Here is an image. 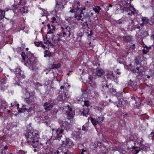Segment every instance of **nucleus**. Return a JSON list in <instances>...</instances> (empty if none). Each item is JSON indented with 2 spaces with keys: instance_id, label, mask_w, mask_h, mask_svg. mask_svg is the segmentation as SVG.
Returning <instances> with one entry per match:
<instances>
[{
  "instance_id": "20e7f679",
  "label": "nucleus",
  "mask_w": 154,
  "mask_h": 154,
  "mask_svg": "<svg viewBox=\"0 0 154 154\" xmlns=\"http://www.w3.org/2000/svg\"><path fill=\"white\" fill-rule=\"evenodd\" d=\"M21 56L23 60H25L26 57L27 59L28 62L31 64L32 66L35 63V57H34L33 54H31L29 52H28L26 54V55L25 54L22 52L21 54Z\"/></svg>"
},
{
  "instance_id": "4d7b16f0",
  "label": "nucleus",
  "mask_w": 154,
  "mask_h": 154,
  "mask_svg": "<svg viewBox=\"0 0 154 154\" xmlns=\"http://www.w3.org/2000/svg\"><path fill=\"white\" fill-rule=\"evenodd\" d=\"M40 46H41L42 48H45L46 47L43 44V43H42V44H41Z\"/></svg>"
},
{
  "instance_id": "f03ea898",
  "label": "nucleus",
  "mask_w": 154,
  "mask_h": 154,
  "mask_svg": "<svg viewBox=\"0 0 154 154\" xmlns=\"http://www.w3.org/2000/svg\"><path fill=\"white\" fill-rule=\"evenodd\" d=\"M60 127L57 129L55 133H53L54 137L55 139H60L62 137V135L64 131V129L66 128H69L70 127V125L68 122L65 119H63L60 122Z\"/></svg>"
},
{
  "instance_id": "09e8293b",
  "label": "nucleus",
  "mask_w": 154,
  "mask_h": 154,
  "mask_svg": "<svg viewBox=\"0 0 154 154\" xmlns=\"http://www.w3.org/2000/svg\"><path fill=\"white\" fill-rule=\"evenodd\" d=\"M84 105L87 106H89V102L87 101H84Z\"/></svg>"
},
{
  "instance_id": "473e14b6",
  "label": "nucleus",
  "mask_w": 154,
  "mask_h": 154,
  "mask_svg": "<svg viewBox=\"0 0 154 154\" xmlns=\"http://www.w3.org/2000/svg\"><path fill=\"white\" fill-rule=\"evenodd\" d=\"M79 3L80 2L79 1H78L77 2L75 3V5L74 6H75V7H76L75 8L77 10H79V7L80 6Z\"/></svg>"
},
{
  "instance_id": "2f4dec72",
  "label": "nucleus",
  "mask_w": 154,
  "mask_h": 154,
  "mask_svg": "<svg viewBox=\"0 0 154 154\" xmlns=\"http://www.w3.org/2000/svg\"><path fill=\"white\" fill-rule=\"evenodd\" d=\"M91 120L93 124L95 126L97 125L98 122L95 120V119H93L92 118H91Z\"/></svg>"
},
{
  "instance_id": "0eeeda50",
  "label": "nucleus",
  "mask_w": 154,
  "mask_h": 154,
  "mask_svg": "<svg viewBox=\"0 0 154 154\" xmlns=\"http://www.w3.org/2000/svg\"><path fill=\"white\" fill-rule=\"evenodd\" d=\"M104 73V71L101 68H97L94 70L93 75L95 76H100Z\"/></svg>"
},
{
  "instance_id": "a19ab883",
  "label": "nucleus",
  "mask_w": 154,
  "mask_h": 154,
  "mask_svg": "<svg viewBox=\"0 0 154 154\" xmlns=\"http://www.w3.org/2000/svg\"><path fill=\"white\" fill-rule=\"evenodd\" d=\"M87 128V125L85 124L82 126V131L86 132L88 130Z\"/></svg>"
},
{
  "instance_id": "c9c22d12",
  "label": "nucleus",
  "mask_w": 154,
  "mask_h": 154,
  "mask_svg": "<svg viewBox=\"0 0 154 154\" xmlns=\"http://www.w3.org/2000/svg\"><path fill=\"white\" fill-rule=\"evenodd\" d=\"M133 136H131L130 137H129V139H127L126 140V141L127 142H128V141H131V142H132L133 143H134V141H133V140H134L135 139H133Z\"/></svg>"
},
{
  "instance_id": "7c9ffc66",
  "label": "nucleus",
  "mask_w": 154,
  "mask_h": 154,
  "mask_svg": "<svg viewBox=\"0 0 154 154\" xmlns=\"http://www.w3.org/2000/svg\"><path fill=\"white\" fill-rule=\"evenodd\" d=\"M17 128V125H14L12 127V130L14 132V133H17L19 132V130L17 129H16V131H15V129L16 128Z\"/></svg>"
},
{
  "instance_id": "49530a36",
  "label": "nucleus",
  "mask_w": 154,
  "mask_h": 154,
  "mask_svg": "<svg viewBox=\"0 0 154 154\" xmlns=\"http://www.w3.org/2000/svg\"><path fill=\"white\" fill-rule=\"evenodd\" d=\"M86 9V8L85 7H83L82 8H79V10L78 11L79 12H83V11L85 10Z\"/></svg>"
},
{
  "instance_id": "c756f323",
  "label": "nucleus",
  "mask_w": 154,
  "mask_h": 154,
  "mask_svg": "<svg viewBox=\"0 0 154 154\" xmlns=\"http://www.w3.org/2000/svg\"><path fill=\"white\" fill-rule=\"evenodd\" d=\"M109 91L112 95H115L117 94V93L116 90L113 88H110L109 90Z\"/></svg>"
},
{
  "instance_id": "c03bdc74",
  "label": "nucleus",
  "mask_w": 154,
  "mask_h": 154,
  "mask_svg": "<svg viewBox=\"0 0 154 154\" xmlns=\"http://www.w3.org/2000/svg\"><path fill=\"white\" fill-rule=\"evenodd\" d=\"M17 154H25V152L22 150H18L17 152Z\"/></svg>"
},
{
  "instance_id": "f704fd0d",
  "label": "nucleus",
  "mask_w": 154,
  "mask_h": 154,
  "mask_svg": "<svg viewBox=\"0 0 154 154\" xmlns=\"http://www.w3.org/2000/svg\"><path fill=\"white\" fill-rule=\"evenodd\" d=\"M88 110L87 109L86 110L83 109L82 112V114L83 116H86L88 114Z\"/></svg>"
},
{
  "instance_id": "3c124183",
  "label": "nucleus",
  "mask_w": 154,
  "mask_h": 154,
  "mask_svg": "<svg viewBox=\"0 0 154 154\" xmlns=\"http://www.w3.org/2000/svg\"><path fill=\"white\" fill-rule=\"evenodd\" d=\"M122 102L120 101H119V103L116 106L118 107H120L122 106Z\"/></svg>"
},
{
  "instance_id": "bb28decb",
  "label": "nucleus",
  "mask_w": 154,
  "mask_h": 154,
  "mask_svg": "<svg viewBox=\"0 0 154 154\" xmlns=\"http://www.w3.org/2000/svg\"><path fill=\"white\" fill-rule=\"evenodd\" d=\"M136 69L138 70L137 72L140 75H142L144 74V71L143 70H141L139 67H137Z\"/></svg>"
},
{
  "instance_id": "b1692460",
  "label": "nucleus",
  "mask_w": 154,
  "mask_h": 154,
  "mask_svg": "<svg viewBox=\"0 0 154 154\" xmlns=\"http://www.w3.org/2000/svg\"><path fill=\"white\" fill-rule=\"evenodd\" d=\"M61 28L62 29V31L63 33V32H67L68 30H70V29H71L70 27L69 26H67L65 28L62 27H61Z\"/></svg>"
},
{
  "instance_id": "5701e85b",
  "label": "nucleus",
  "mask_w": 154,
  "mask_h": 154,
  "mask_svg": "<svg viewBox=\"0 0 154 154\" xmlns=\"http://www.w3.org/2000/svg\"><path fill=\"white\" fill-rule=\"evenodd\" d=\"M5 16V11L3 10L0 9V20L3 19Z\"/></svg>"
},
{
  "instance_id": "338daca9",
  "label": "nucleus",
  "mask_w": 154,
  "mask_h": 154,
  "mask_svg": "<svg viewBox=\"0 0 154 154\" xmlns=\"http://www.w3.org/2000/svg\"><path fill=\"white\" fill-rule=\"evenodd\" d=\"M135 28H137L138 29H140V26H137Z\"/></svg>"
},
{
  "instance_id": "a878e982",
  "label": "nucleus",
  "mask_w": 154,
  "mask_h": 154,
  "mask_svg": "<svg viewBox=\"0 0 154 154\" xmlns=\"http://www.w3.org/2000/svg\"><path fill=\"white\" fill-rule=\"evenodd\" d=\"M12 8L11 9L12 10H13V11L15 9H16L17 7V5L15 4H14L12 5ZM11 10V9L9 8H7L5 9V10H4V11H5V12L6 11H8L9 10Z\"/></svg>"
},
{
  "instance_id": "603ef678",
  "label": "nucleus",
  "mask_w": 154,
  "mask_h": 154,
  "mask_svg": "<svg viewBox=\"0 0 154 154\" xmlns=\"http://www.w3.org/2000/svg\"><path fill=\"white\" fill-rule=\"evenodd\" d=\"M56 20V19L55 17H53L51 18V22L54 23Z\"/></svg>"
},
{
  "instance_id": "f3484780",
  "label": "nucleus",
  "mask_w": 154,
  "mask_h": 154,
  "mask_svg": "<svg viewBox=\"0 0 154 154\" xmlns=\"http://www.w3.org/2000/svg\"><path fill=\"white\" fill-rule=\"evenodd\" d=\"M140 145V147L138 148V149L137 148V149H136V152L135 154H137L141 150L142 151L145 150L146 149V146L144 145H143V144L142 145Z\"/></svg>"
},
{
  "instance_id": "9d476101",
  "label": "nucleus",
  "mask_w": 154,
  "mask_h": 154,
  "mask_svg": "<svg viewBox=\"0 0 154 154\" xmlns=\"http://www.w3.org/2000/svg\"><path fill=\"white\" fill-rule=\"evenodd\" d=\"M43 106L44 107L45 109L47 111L50 110L53 107L52 104L47 102L45 103Z\"/></svg>"
},
{
  "instance_id": "de8ad7c7",
  "label": "nucleus",
  "mask_w": 154,
  "mask_h": 154,
  "mask_svg": "<svg viewBox=\"0 0 154 154\" xmlns=\"http://www.w3.org/2000/svg\"><path fill=\"white\" fill-rule=\"evenodd\" d=\"M97 119L100 122L103 121L104 119L103 118V117H98Z\"/></svg>"
},
{
  "instance_id": "423d86ee",
  "label": "nucleus",
  "mask_w": 154,
  "mask_h": 154,
  "mask_svg": "<svg viewBox=\"0 0 154 154\" xmlns=\"http://www.w3.org/2000/svg\"><path fill=\"white\" fill-rule=\"evenodd\" d=\"M61 141L62 142V145H65L66 146L69 147H72L74 145L73 142L70 139L66 138L65 140H61Z\"/></svg>"
},
{
  "instance_id": "6ab92c4d",
  "label": "nucleus",
  "mask_w": 154,
  "mask_h": 154,
  "mask_svg": "<svg viewBox=\"0 0 154 154\" xmlns=\"http://www.w3.org/2000/svg\"><path fill=\"white\" fill-rule=\"evenodd\" d=\"M144 49H143V54H146V53L148 52L149 51V49L150 48V47H148L146 46H144Z\"/></svg>"
},
{
  "instance_id": "39448f33",
  "label": "nucleus",
  "mask_w": 154,
  "mask_h": 154,
  "mask_svg": "<svg viewBox=\"0 0 154 154\" xmlns=\"http://www.w3.org/2000/svg\"><path fill=\"white\" fill-rule=\"evenodd\" d=\"M56 5L54 10L56 12L62 11L64 8L62 2L61 1H56Z\"/></svg>"
},
{
  "instance_id": "aec40b11",
  "label": "nucleus",
  "mask_w": 154,
  "mask_h": 154,
  "mask_svg": "<svg viewBox=\"0 0 154 154\" xmlns=\"http://www.w3.org/2000/svg\"><path fill=\"white\" fill-rule=\"evenodd\" d=\"M71 29H70V30H68L67 32H63V35L64 37L65 36V35H67L69 37H70V35H71V33H72V31H71Z\"/></svg>"
},
{
  "instance_id": "ddd939ff",
  "label": "nucleus",
  "mask_w": 154,
  "mask_h": 154,
  "mask_svg": "<svg viewBox=\"0 0 154 154\" xmlns=\"http://www.w3.org/2000/svg\"><path fill=\"white\" fill-rule=\"evenodd\" d=\"M49 31L47 33V34L53 33V31L55 30L54 26V25H51L50 26V24H48L47 25Z\"/></svg>"
},
{
  "instance_id": "a211bd4d",
  "label": "nucleus",
  "mask_w": 154,
  "mask_h": 154,
  "mask_svg": "<svg viewBox=\"0 0 154 154\" xmlns=\"http://www.w3.org/2000/svg\"><path fill=\"white\" fill-rule=\"evenodd\" d=\"M25 102L29 104H32L34 102V100L30 99L29 98H26L25 100Z\"/></svg>"
},
{
  "instance_id": "052dcab7",
  "label": "nucleus",
  "mask_w": 154,
  "mask_h": 154,
  "mask_svg": "<svg viewBox=\"0 0 154 154\" xmlns=\"http://www.w3.org/2000/svg\"><path fill=\"white\" fill-rule=\"evenodd\" d=\"M131 70L133 72L135 73L136 72V70L134 69H131Z\"/></svg>"
},
{
  "instance_id": "13d9d810",
  "label": "nucleus",
  "mask_w": 154,
  "mask_h": 154,
  "mask_svg": "<svg viewBox=\"0 0 154 154\" xmlns=\"http://www.w3.org/2000/svg\"><path fill=\"white\" fill-rule=\"evenodd\" d=\"M86 150L84 149H82V151L81 152V154H84V152H86Z\"/></svg>"
},
{
  "instance_id": "f8f14e48",
  "label": "nucleus",
  "mask_w": 154,
  "mask_h": 154,
  "mask_svg": "<svg viewBox=\"0 0 154 154\" xmlns=\"http://www.w3.org/2000/svg\"><path fill=\"white\" fill-rule=\"evenodd\" d=\"M107 77L108 79H110L111 80L115 79V75L113 74V72L109 71L107 73Z\"/></svg>"
},
{
  "instance_id": "4468645a",
  "label": "nucleus",
  "mask_w": 154,
  "mask_h": 154,
  "mask_svg": "<svg viewBox=\"0 0 154 154\" xmlns=\"http://www.w3.org/2000/svg\"><path fill=\"white\" fill-rule=\"evenodd\" d=\"M131 98L132 100L135 102V103H138L140 102V99L137 97L136 95H133L131 96Z\"/></svg>"
},
{
  "instance_id": "e2e57ef3",
  "label": "nucleus",
  "mask_w": 154,
  "mask_h": 154,
  "mask_svg": "<svg viewBox=\"0 0 154 154\" xmlns=\"http://www.w3.org/2000/svg\"><path fill=\"white\" fill-rule=\"evenodd\" d=\"M116 23L117 24H121L122 23V22L120 21H118L116 22Z\"/></svg>"
},
{
  "instance_id": "1a4fd4ad",
  "label": "nucleus",
  "mask_w": 154,
  "mask_h": 154,
  "mask_svg": "<svg viewBox=\"0 0 154 154\" xmlns=\"http://www.w3.org/2000/svg\"><path fill=\"white\" fill-rule=\"evenodd\" d=\"M68 107L69 109L66 112L67 115L68 117V119H70L73 117V116L75 113L74 111H72V109L70 107V106H69L68 105Z\"/></svg>"
},
{
  "instance_id": "69168bd1",
  "label": "nucleus",
  "mask_w": 154,
  "mask_h": 154,
  "mask_svg": "<svg viewBox=\"0 0 154 154\" xmlns=\"http://www.w3.org/2000/svg\"><path fill=\"white\" fill-rule=\"evenodd\" d=\"M134 23V20H131V22H130L129 23V24H133V23Z\"/></svg>"
},
{
  "instance_id": "a18cd8bd",
  "label": "nucleus",
  "mask_w": 154,
  "mask_h": 154,
  "mask_svg": "<svg viewBox=\"0 0 154 154\" xmlns=\"http://www.w3.org/2000/svg\"><path fill=\"white\" fill-rule=\"evenodd\" d=\"M1 153V154H12V153L9 154V153L7 152V151L5 150H2Z\"/></svg>"
},
{
  "instance_id": "5fc2aeb1",
  "label": "nucleus",
  "mask_w": 154,
  "mask_h": 154,
  "mask_svg": "<svg viewBox=\"0 0 154 154\" xmlns=\"http://www.w3.org/2000/svg\"><path fill=\"white\" fill-rule=\"evenodd\" d=\"M35 85H36L35 86H42V85L38 82H37Z\"/></svg>"
},
{
  "instance_id": "8fccbe9b",
  "label": "nucleus",
  "mask_w": 154,
  "mask_h": 154,
  "mask_svg": "<svg viewBox=\"0 0 154 154\" xmlns=\"http://www.w3.org/2000/svg\"><path fill=\"white\" fill-rule=\"evenodd\" d=\"M134 60L135 61L134 64L136 65H138L139 63V62L138 61V60L137 59H135Z\"/></svg>"
},
{
  "instance_id": "6e6d98bb",
  "label": "nucleus",
  "mask_w": 154,
  "mask_h": 154,
  "mask_svg": "<svg viewBox=\"0 0 154 154\" xmlns=\"http://www.w3.org/2000/svg\"><path fill=\"white\" fill-rule=\"evenodd\" d=\"M8 149V146H5L4 147V148L3 149H2V150H5L6 151H7V149Z\"/></svg>"
},
{
  "instance_id": "4be33fe9",
  "label": "nucleus",
  "mask_w": 154,
  "mask_h": 154,
  "mask_svg": "<svg viewBox=\"0 0 154 154\" xmlns=\"http://www.w3.org/2000/svg\"><path fill=\"white\" fill-rule=\"evenodd\" d=\"M101 8L99 6H96L93 8V10L96 13L99 14V11L101 10Z\"/></svg>"
},
{
  "instance_id": "680f3d73",
  "label": "nucleus",
  "mask_w": 154,
  "mask_h": 154,
  "mask_svg": "<svg viewBox=\"0 0 154 154\" xmlns=\"http://www.w3.org/2000/svg\"><path fill=\"white\" fill-rule=\"evenodd\" d=\"M146 18H143V17H142V20L143 22H144L145 21H146Z\"/></svg>"
},
{
  "instance_id": "7ed1b4c3",
  "label": "nucleus",
  "mask_w": 154,
  "mask_h": 154,
  "mask_svg": "<svg viewBox=\"0 0 154 154\" xmlns=\"http://www.w3.org/2000/svg\"><path fill=\"white\" fill-rule=\"evenodd\" d=\"M79 10H77L75 14L74 18L75 20L78 21H80V22L83 23L84 26H88L87 23V22H91V20L88 17H86L85 18H83L84 14L83 12H79Z\"/></svg>"
},
{
  "instance_id": "6e6552de",
  "label": "nucleus",
  "mask_w": 154,
  "mask_h": 154,
  "mask_svg": "<svg viewBox=\"0 0 154 154\" xmlns=\"http://www.w3.org/2000/svg\"><path fill=\"white\" fill-rule=\"evenodd\" d=\"M125 10L127 12H128V15L131 16L135 14V9L132 6H130L128 8H125Z\"/></svg>"
},
{
  "instance_id": "bf43d9fd",
  "label": "nucleus",
  "mask_w": 154,
  "mask_h": 154,
  "mask_svg": "<svg viewBox=\"0 0 154 154\" xmlns=\"http://www.w3.org/2000/svg\"><path fill=\"white\" fill-rule=\"evenodd\" d=\"M26 105H23V110H27V109H26V107H25V108H24V107L26 106Z\"/></svg>"
},
{
  "instance_id": "c85d7f7f",
  "label": "nucleus",
  "mask_w": 154,
  "mask_h": 154,
  "mask_svg": "<svg viewBox=\"0 0 154 154\" xmlns=\"http://www.w3.org/2000/svg\"><path fill=\"white\" fill-rule=\"evenodd\" d=\"M60 63L57 64H53L52 65L51 67L52 69H57L60 67Z\"/></svg>"
},
{
  "instance_id": "72a5a7b5",
  "label": "nucleus",
  "mask_w": 154,
  "mask_h": 154,
  "mask_svg": "<svg viewBox=\"0 0 154 154\" xmlns=\"http://www.w3.org/2000/svg\"><path fill=\"white\" fill-rule=\"evenodd\" d=\"M51 154H59L60 152L58 150H52L50 151Z\"/></svg>"
},
{
  "instance_id": "e433bc0d",
  "label": "nucleus",
  "mask_w": 154,
  "mask_h": 154,
  "mask_svg": "<svg viewBox=\"0 0 154 154\" xmlns=\"http://www.w3.org/2000/svg\"><path fill=\"white\" fill-rule=\"evenodd\" d=\"M44 57H50V56H50L48 54V50L45 51H44Z\"/></svg>"
},
{
  "instance_id": "f257e3e1",
  "label": "nucleus",
  "mask_w": 154,
  "mask_h": 154,
  "mask_svg": "<svg viewBox=\"0 0 154 154\" xmlns=\"http://www.w3.org/2000/svg\"><path fill=\"white\" fill-rule=\"evenodd\" d=\"M25 136L27 143L29 144L32 145L34 148L37 147L40 145L42 146L44 144V143L39 142L38 140L39 136L36 131L31 130L26 133Z\"/></svg>"
},
{
  "instance_id": "58836bf2",
  "label": "nucleus",
  "mask_w": 154,
  "mask_h": 154,
  "mask_svg": "<svg viewBox=\"0 0 154 154\" xmlns=\"http://www.w3.org/2000/svg\"><path fill=\"white\" fill-rule=\"evenodd\" d=\"M19 75L22 78L24 79L25 77V76L24 73V72L23 71H21L19 74Z\"/></svg>"
},
{
  "instance_id": "dca6fc26",
  "label": "nucleus",
  "mask_w": 154,
  "mask_h": 154,
  "mask_svg": "<svg viewBox=\"0 0 154 154\" xmlns=\"http://www.w3.org/2000/svg\"><path fill=\"white\" fill-rule=\"evenodd\" d=\"M0 105L2 107H4L5 109H6L8 106V104L6 103L4 99H0Z\"/></svg>"
},
{
  "instance_id": "4c0bfd02",
  "label": "nucleus",
  "mask_w": 154,
  "mask_h": 154,
  "mask_svg": "<svg viewBox=\"0 0 154 154\" xmlns=\"http://www.w3.org/2000/svg\"><path fill=\"white\" fill-rule=\"evenodd\" d=\"M22 71L20 67H17L15 69V72L16 74H19L20 71Z\"/></svg>"
},
{
  "instance_id": "0e129e2a",
  "label": "nucleus",
  "mask_w": 154,
  "mask_h": 154,
  "mask_svg": "<svg viewBox=\"0 0 154 154\" xmlns=\"http://www.w3.org/2000/svg\"><path fill=\"white\" fill-rule=\"evenodd\" d=\"M88 79L90 81H91L92 79V77L91 75H90L88 77Z\"/></svg>"
},
{
  "instance_id": "393cba45",
  "label": "nucleus",
  "mask_w": 154,
  "mask_h": 154,
  "mask_svg": "<svg viewBox=\"0 0 154 154\" xmlns=\"http://www.w3.org/2000/svg\"><path fill=\"white\" fill-rule=\"evenodd\" d=\"M137 142L139 143L140 145H142L143 143V140L142 137H138L137 139H135Z\"/></svg>"
},
{
  "instance_id": "ea45409f",
  "label": "nucleus",
  "mask_w": 154,
  "mask_h": 154,
  "mask_svg": "<svg viewBox=\"0 0 154 154\" xmlns=\"http://www.w3.org/2000/svg\"><path fill=\"white\" fill-rule=\"evenodd\" d=\"M42 41L40 42H34L35 45L37 47L40 46L42 44Z\"/></svg>"
},
{
  "instance_id": "864d4df0",
  "label": "nucleus",
  "mask_w": 154,
  "mask_h": 154,
  "mask_svg": "<svg viewBox=\"0 0 154 154\" xmlns=\"http://www.w3.org/2000/svg\"><path fill=\"white\" fill-rule=\"evenodd\" d=\"M154 136V131L152 132L149 135L150 137H152Z\"/></svg>"
},
{
  "instance_id": "412c9836",
  "label": "nucleus",
  "mask_w": 154,
  "mask_h": 154,
  "mask_svg": "<svg viewBox=\"0 0 154 154\" xmlns=\"http://www.w3.org/2000/svg\"><path fill=\"white\" fill-rule=\"evenodd\" d=\"M8 80L7 78L5 77L2 78L0 80V84L2 85H3L6 83Z\"/></svg>"
},
{
  "instance_id": "79ce46f5",
  "label": "nucleus",
  "mask_w": 154,
  "mask_h": 154,
  "mask_svg": "<svg viewBox=\"0 0 154 154\" xmlns=\"http://www.w3.org/2000/svg\"><path fill=\"white\" fill-rule=\"evenodd\" d=\"M73 8H74V9H71L69 11V12H70L71 13H74V12L76 13V12L77 11V10L76 8H76L75 7V6H74Z\"/></svg>"
},
{
  "instance_id": "cd10ccee",
  "label": "nucleus",
  "mask_w": 154,
  "mask_h": 154,
  "mask_svg": "<svg viewBox=\"0 0 154 154\" xmlns=\"http://www.w3.org/2000/svg\"><path fill=\"white\" fill-rule=\"evenodd\" d=\"M20 11L21 14H24L27 13L28 12V10L26 9V8L23 7L22 9H20Z\"/></svg>"
},
{
  "instance_id": "2eb2a0df",
  "label": "nucleus",
  "mask_w": 154,
  "mask_h": 154,
  "mask_svg": "<svg viewBox=\"0 0 154 154\" xmlns=\"http://www.w3.org/2000/svg\"><path fill=\"white\" fill-rule=\"evenodd\" d=\"M123 39L125 42H130L132 41V36L129 35L124 36L123 37Z\"/></svg>"
},
{
  "instance_id": "9b49d317",
  "label": "nucleus",
  "mask_w": 154,
  "mask_h": 154,
  "mask_svg": "<svg viewBox=\"0 0 154 154\" xmlns=\"http://www.w3.org/2000/svg\"><path fill=\"white\" fill-rule=\"evenodd\" d=\"M66 94L65 93L61 94L59 93V94L57 97V100L59 101H63L66 100Z\"/></svg>"
},
{
  "instance_id": "37998d69",
  "label": "nucleus",
  "mask_w": 154,
  "mask_h": 154,
  "mask_svg": "<svg viewBox=\"0 0 154 154\" xmlns=\"http://www.w3.org/2000/svg\"><path fill=\"white\" fill-rule=\"evenodd\" d=\"M94 15V13L93 12H92L91 11H90L88 13V16H87L86 17H88L90 19V17H92Z\"/></svg>"
},
{
  "instance_id": "774afa93",
  "label": "nucleus",
  "mask_w": 154,
  "mask_h": 154,
  "mask_svg": "<svg viewBox=\"0 0 154 154\" xmlns=\"http://www.w3.org/2000/svg\"><path fill=\"white\" fill-rule=\"evenodd\" d=\"M151 38H153L154 41V34L152 35Z\"/></svg>"
}]
</instances>
